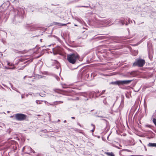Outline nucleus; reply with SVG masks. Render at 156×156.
I'll return each mask as SVG.
<instances>
[{
	"label": "nucleus",
	"mask_w": 156,
	"mask_h": 156,
	"mask_svg": "<svg viewBox=\"0 0 156 156\" xmlns=\"http://www.w3.org/2000/svg\"><path fill=\"white\" fill-rule=\"evenodd\" d=\"M79 55L77 54H72L68 55L67 59L68 61L72 64H74L79 58Z\"/></svg>",
	"instance_id": "f257e3e1"
},
{
	"label": "nucleus",
	"mask_w": 156,
	"mask_h": 156,
	"mask_svg": "<svg viewBox=\"0 0 156 156\" xmlns=\"http://www.w3.org/2000/svg\"><path fill=\"white\" fill-rule=\"evenodd\" d=\"M145 63V61L143 59H139L135 61L133 64L134 66H138L139 67H142Z\"/></svg>",
	"instance_id": "f03ea898"
},
{
	"label": "nucleus",
	"mask_w": 156,
	"mask_h": 156,
	"mask_svg": "<svg viewBox=\"0 0 156 156\" xmlns=\"http://www.w3.org/2000/svg\"><path fill=\"white\" fill-rule=\"evenodd\" d=\"M15 117L17 120L22 121L26 119V115L22 114H17L15 115Z\"/></svg>",
	"instance_id": "7ed1b4c3"
},
{
	"label": "nucleus",
	"mask_w": 156,
	"mask_h": 156,
	"mask_svg": "<svg viewBox=\"0 0 156 156\" xmlns=\"http://www.w3.org/2000/svg\"><path fill=\"white\" fill-rule=\"evenodd\" d=\"M26 149H27V150H26V151L25 153H26L29 154V153L31 152L32 149L31 147L28 146H25L23 148V151H25Z\"/></svg>",
	"instance_id": "20e7f679"
},
{
	"label": "nucleus",
	"mask_w": 156,
	"mask_h": 156,
	"mask_svg": "<svg viewBox=\"0 0 156 156\" xmlns=\"http://www.w3.org/2000/svg\"><path fill=\"white\" fill-rule=\"evenodd\" d=\"M132 81V80H120V85L128 84L130 83Z\"/></svg>",
	"instance_id": "39448f33"
},
{
	"label": "nucleus",
	"mask_w": 156,
	"mask_h": 156,
	"mask_svg": "<svg viewBox=\"0 0 156 156\" xmlns=\"http://www.w3.org/2000/svg\"><path fill=\"white\" fill-rule=\"evenodd\" d=\"M136 75V73L135 71L128 72L127 73L126 76L129 77H134Z\"/></svg>",
	"instance_id": "423d86ee"
},
{
	"label": "nucleus",
	"mask_w": 156,
	"mask_h": 156,
	"mask_svg": "<svg viewBox=\"0 0 156 156\" xmlns=\"http://www.w3.org/2000/svg\"><path fill=\"white\" fill-rule=\"evenodd\" d=\"M148 146L150 147H156V143H149L148 144Z\"/></svg>",
	"instance_id": "0eeeda50"
},
{
	"label": "nucleus",
	"mask_w": 156,
	"mask_h": 156,
	"mask_svg": "<svg viewBox=\"0 0 156 156\" xmlns=\"http://www.w3.org/2000/svg\"><path fill=\"white\" fill-rule=\"evenodd\" d=\"M111 83L115 85H120V81H118L115 82H112Z\"/></svg>",
	"instance_id": "6e6552de"
},
{
	"label": "nucleus",
	"mask_w": 156,
	"mask_h": 156,
	"mask_svg": "<svg viewBox=\"0 0 156 156\" xmlns=\"http://www.w3.org/2000/svg\"><path fill=\"white\" fill-rule=\"evenodd\" d=\"M106 154L108 156H115L114 154L111 152H107Z\"/></svg>",
	"instance_id": "1a4fd4ad"
},
{
	"label": "nucleus",
	"mask_w": 156,
	"mask_h": 156,
	"mask_svg": "<svg viewBox=\"0 0 156 156\" xmlns=\"http://www.w3.org/2000/svg\"><path fill=\"white\" fill-rule=\"evenodd\" d=\"M91 126L93 127L91 131L92 132V133H93L94 132V131L95 129V126L93 124H91Z\"/></svg>",
	"instance_id": "9d476101"
},
{
	"label": "nucleus",
	"mask_w": 156,
	"mask_h": 156,
	"mask_svg": "<svg viewBox=\"0 0 156 156\" xmlns=\"http://www.w3.org/2000/svg\"><path fill=\"white\" fill-rule=\"evenodd\" d=\"M58 26H66V24L65 23H58Z\"/></svg>",
	"instance_id": "9b49d317"
},
{
	"label": "nucleus",
	"mask_w": 156,
	"mask_h": 156,
	"mask_svg": "<svg viewBox=\"0 0 156 156\" xmlns=\"http://www.w3.org/2000/svg\"><path fill=\"white\" fill-rule=\"evenodd\" d=\"M153 122L154 123V124L156 126V119H153Z\"/></svg>",
	"instance_id": "f8f14e48"
},
{
	"label": "nucleus",
	"mask_w": 156,
	"mask_h": 156,
	"mask_svg": "<svg viewBox=\"0 0 156 156\" xmlns=\"http://www.w3.org/2000/svg\"><path fill=\"white\" fill-rule=\"evenodd\" d=\"M36 102L37 104H41V102H40L38 100H36Z\"/></svg>",
	"instance_id": "ddd939ff"
},
{
	"label": "nucleus",
	"mask_w": 156,
	"mask_h": 156,
	"mask_svg": "<svg viewBox=\"0 0 156 156\" xmlns=\"http://www.w3.org/2000/svg\"><path fill=\"white\" fill-rule=\"evenodd\" d=\"M103 102L105 104H107V102L105 99H104L103 100Z\"/></svg>",
	"instance_id": "4468645a"
},
{
	"label": "nucleus",
	"mask_w": 156,
	"mask_h": 156,
	"mask_svg": "<svg viewBox=\"0 0 156 156\" xmlns=\"http://www.w3.org/2000/svg\"><path fill=\"white\" fill-rule=\"evenodd\" d=\"M121 22L122 23V25H123L125 23V22L122 20H121Z\"/></svg>",
	"instance_id": "2eb2a0df"
},
{
	"label": "nucleus",
	"mask_w": 156,
	"mask_h": 156,
	"mask_svg": "<svg viewBox=\"0 0 156 156\" xmlns=\"http://www.w3.org/2000/svg\"><path fill=\"white\" fill-rule=\"evenodd\" d=\"M77 124H78V125H79L80 126V127H81V125L80 124V123H77Z\"/></svg>",
	"instance_id": "dca6fc26"
},
{
	"label": "nucleus",
	"mask_w": 156,
	"mask_h": 156,
	"mask_svg": "<svg viewBox=\"0 0 156 156\" xmlns=\"http://www.w3.org/2000/svg\"><path fill=\"white\" fill-rule=\"evenodd\" d=\"M105 91V90H103L102 92V93H101V94H103L104 92Z\"/></svg>",
	"instance_id": "f3484780"
},
{
	"label": "nucleus",
	"mask_w": 156,
	"mask_h": 156,
	"mask_svg": "<svg viewBox=\"0 0 156 156\" xmlns=\"http://www.w3.org/2000/svg\"><path fill=\"white\" fill-rule=\"evenodd\" d=\"M59 103H63V102L62 101H59Z\"/></svg>",
	"instance_id": "a211bd4d"
},
{
	"label": "nucleus",
	"mask_w": 156,
	"mask_h": 156,
	"mask_svg": "<svg viewBox=\"0 0 156 156\" xmlns=\"http://www.w3.org/2000/svg\"><path fill=\"white\" fill-rule=\"evenodd\" d=\"M71 118L72 119H75V117H71Z\"/></svg>",
	"instance_id": "6ab92c4d"
},
{
	"label": "nucleus",
	"mask_w": 156,
	"mask_h": 156,
	"mask_svg": "<svg viewBox=\"0 0 156 156\" xmlns=\"http://www.w3.org/2000/svg\"><path fill=\"white\" fill-rule=\"evenodd\" d=\"M64 122H66V120H65Z\"/></svg>",
	"instance_id": "aec40b11"
},
{
	"label": "nucleus",
	"mask_w": 156,
	"mask_h": 156,
	"mask_svg": "<svg viewBox=\"0 0 156 156\" xmlns=\"http://www.w3.org/2000/svg\"><path fill=\"white\" fill-rule=\"evenodd\" d=\"M25 77H26V76H25V77H24V78H25Z\"/></svg>",
	"instance_id": "412c9836"
},
{
	"label": "nucleus",
	"mask_w": 156,
	"mask_h": 156,
	"mask_svg": "<svg viewBox=\"0 0 156 156\" xmlns=\"http://www.w3.org/2000/svg\"><path fill=\"white\" fill-rule=\"evenodd\" d=\"M25 77H26V76H25V77H24V78H25Z\"/></svg>",
	"instance_id": "4be33fe9"
}]
</instances>
